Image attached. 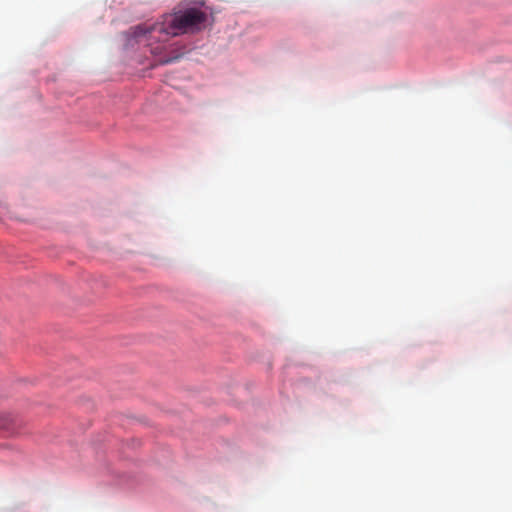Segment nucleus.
I'll return each instance as SVG.
<instances>
[{
  "mask_svg": "<svg viewBox=\"0 0 512 512\" xmlns=\"http://www.w3.org/2000/svg\"><path fill=\"white\" fill-rule=\"evenodd\" d=\"M207 21V14L198 8H188L174 15H167L162 23L142 24L133 28L136 38L153 33L177 36L201 30Z\"/></svg>",
  "mask_w": 512,
  "mask_h": 512,
  "instance_id": "obj_1",
  "label": "nucleus"
}]
</instances>
